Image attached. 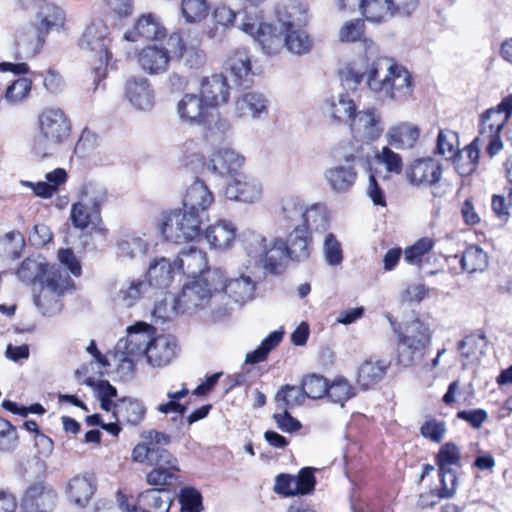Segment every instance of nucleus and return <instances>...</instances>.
I'll list each match as a JSON object with an SVG mask.
<instances>
[{"mask_svg": "<svg viewBox=\"0 0 512 512\" xmlns=\"http://www.w3.org/2000/svg\"><path fill=\"white\" fill-rule=\"evenodd\" d=\"M116 247L119 257L134 259L146 253L147 243L141 237L126 234L117 240Z\"/></svg>", "mask_w": 512, "mask_h": 512, "instance_id": "obj_46", "label": "nucleus"}, {"mask_svg": "<svg viewBox=\"0 0 512 512\" xmlns=\"http://www.w3.org/2000/svg\"><path fill=\"white\" fill-rule=\"evenodd\" d=\"M205 238L216 249L228 248L236 238V227L230 221L220 220L206 229Z\"/></svg>", "mask_w": 512, "mask_h": 512, "instance_id": "obj_40", "label": "nucleus"}, {"mask_svg": "<svg viewBox=\"0 0 512 512\" xmlns=\"http://www.w3.org/2000/svg\"><path fill=\"white\" fill-rule=\"evenodd\" d=\"M57 500L56 491L45 481L31 483L21 500V512H51Z\"/></svg>", "mask_w": 512, "mask_h": 512, "instance_id": "obj_15", "label": "nucleus"}, {"mask_svg": "<svg viewBox=\"0 0 512 512\" xmlns=\"http://www.w3.org/2000/svg\"><path fill=\"white\" fill-rule=\"evenodd\" d=\"M175 267L174 262L165 257L154 260L147 270V285L160 289L168 288L172 282Z\"/></svg>", "mask_w": 512, "mask_h": 512, "instance_id": "obj_39", "label": "nucleus"}, {"mask_svg": "<svg viewBox=\"0 0 512 512\" xmlns=\"http://www.w3.org/2000/svg\"><path fill=\"white\" fill-rule=\"evenodd\" d=\"M47 267L48 264L43 260L26 258L17 270V276L22 282L27 284H32L36 281L42 282Z\"/></svg>", "mask_w": 512, "mask_h": 512, "instance_id": "obj_49", "label": "nucleus"}, {"mask_svg": "<svg viewBox=\"0 0 512 512\" xmlns=\"http://www.w3.org/2000/svg\"><path fill=\"white\" fill-rule=\"evenodd\" d=\"M454 258H459L462 270L470 274L483 271L488 266L486 252L476 245L467 247L460 256L455 255Z\"/></svg>", "mask_w": 512, "mask_h": 512, "instance_id": "obj_44", "label": "nucleus"}, {"mask_svg": "<svg viewBox=\"0 0 512 512\" xmlns=\"http://www.w3.org/2000/svg\"><path fill=\"white\" fill-rule=\"evenodd\" d=\"M39 133L33 140L34 153L42 158L52 155L70 136L71 123L60 108H46L38 116Z\"/></svg>", "mask_w": 512, "mask_h": 512, "instance_id": "obj_2", "label": "nucleus"}, {"mask_svg": "<svg viewBox=\"0 0 512 512\" xmlns=\"http://www.w3.org/2000/svg\"><path fill=\"white\" fill-rule=\"evenodd\" d=\"M279 412L273 415L277 427L286 433H293L301 428V423L289 413V409H277Z\"/></svg>", "mask_w": 512, "mask_h": 512, "instance_id": "obj_64", "label": "nucleus"}, {"mask_svg": "<svg viewBox=\"0 0 512 512\" xmlns=\"http://www.w3.org/2000/svg\"><path fill=\"white\" fill-rule=\"evenodd\" d=\"M174 265L183 274L192 278H198L209 270L205 252L193 246L182 249L174 260Z\"/></svg>", "mask_w": 512, "mask_h": 512, "instance_id": "obj_26", "label": "nucleus"}, {"mask_svg": "<svg viewBox=\"0 0 512 512\" xmlns=\"http://www.w3.org/2000/svg\"><path fill=\"white\" fill-rule=\"evenodd\" d=\"M322 253L329 266L337 267L343 262L344 255L341 243L333 233H328L323 241Z\"/></svg>", "mask_w": 512, "mask_h": 512, "instance_id": "obj_55", "label": "nucleus"}, {"mask_svg": "<svg viewBox=\"0 0 512 512\" xmlns=\"http://www.w3.org/2000/svg\"><path fill=\"white\" fill-rule=\"evenodd\" d=\"M41 283L42 290L34 298L35 305L43 315L51 316L60 312L62 307L60 296L72 286V280L67 271H63L55 265H48Z\"/></svg>", "mask_w": 512, "mask_h": 512, "instance_id": "obj_9", "label": "nucleus"}, {"mask_svg": "<svg viewBox=\"0 0 512 512\" xmlns=\"http://www.w3.org/2000/svg\"><path fill=\"white\" fill-rule=\"evenodd\" d=\"M512 116V94L504 97L496 106L480 115V135L501 133Z\"/></svg>", "mask_w": 512, "mask_h": 512, "instance_id": "obj_21", "label": "nucleus"}, {"mask_svg": "<svg viewBox=\"0 0 512 512\" xmlns=\"http://www.w3.org/2000/svg\"><path fill=\"white\" fill-rule=\"evenodd\" d=\"M434 247V242L430 238H421L415 244L404 251V260L411 265H420L422 258L428 254Z\"/></svg>", "mask_w": 512, "mask_h": 512, "instance_id": "obj_58", "label": "nucleus"}, {"mask_svg": "<svg viewBox=\"0 0 512 512\" xmlns=\"http://www.w3.org/2000/svg\"><path fill=\"white\" fill-rule=\"evenodd\" d=\"M172 52L170 48L148 45L138 54L140 67L150 75H158L168 70Z\"/></svg>", "mask_w": 512, "mask_h": 512, "instance_id": "obj_23", "label": "nucleus"}, {"mask_svg": "<svg viewBox=\"0 0 512 512\" xmlns=\"http://www.w3.org/2000/svg\"><path fill=\"white\" fill-rule=\"evenodd\" d=\"M125 95L132 106L147 111L154 105V91L148 79L133 77L127 80Z\"/></svg>", "mask_w": 512, "mask_h": 512, "instance_id": "obj_25", "label": "nucleus"}, {"mask_svg": "<svg viewBox=\"0 0 512 512\" xmlns=\"http://www.w3.org/2000/svg\"><path fill=\"white\" fill-rule=\"evenodd\" d=\"M244 164V157L232 149L224 148L214 152L207 168L220 176H236Z\"/></svg>", "mask_w": 512, "mask_h": 512, "instance_id": "obj_28", "label": "nucleus"}, {"mask_svg": "<svg viewBox=\"0 0 512 512\" xmlns=\"http://www.w3.org/2000/svg\"><path fill=\"white\" fill-rule=\"evenodd\" d=\"M283 331H273L262 340L260 345L253 351L247 353L246 364H257L267 359L269 353L276 348L283 338Z\"/></svg>", "mask_w": 512, "mask_h": 512, "instance_id": "obj_47", "label": "nucleus"}, {"mask_svg": "<svg viewBox=\"0 0 512 512\" xmlns=\"http://www.w3.org/2000/svg\"><path fill=\"white\" fill-rule=\"evenodd\" d=\"M390 363L382 360H365L358 368L357 383L366 390L380 382L385 376Z\"/></svg>", "mask_w": 512, "mask_h": 512, "instance_id": "obj_37", "label": "nucleus"}, {"mask_svg": "<svg viewBox=\"0 0 512 512\" xmlns=\"http://www.w3.org/2000/svg\"><path fill=\"white\" fill-rule=\"evenodd\" d=\"M326 113L335 121L351 120L356 106L348 94H339L337 98L332 97L325 103Z\"/></svg>", "mask_w": 512, "mask_h": 512, "instance_id": "obj_43", "label": "nucleus"}, {"mask_svg": "<svg viewBox=\"0 0 512 512\" xmlns=\"http://www.w3.org/2000/svg\"><path fill=\"white\" fill-rule=\"evenodd\" d=\"M279 28L260 22L249 15H244L239 29L249 34L257 41L267 55L277 54L285 46V30L282 23Z\"/></svg>", "mask_w": 512, "mask_h": 512, "instance_id": "obj_14", "label": "nucleus"}, {"mask_svg": "<svg viewBox=\"0 0 512 512\" xmlns=\"http://www.w3.org/2000/svg\"><path fill=\"white\" fill-rule=\"evenodd\" d=\"M229 89L226 77L221 74H214L202 80L200 96L208 107L214 110L220 104L228 101Z\"/></svg>", "mask_w": 512, "mask_h": 512, "instance_id": "obj_29", "label": "nucleus"}, {"mask_svg": "<svg viewBox=\"0 0 512 512\" xmlns=\"http://www.w3.org/2000/svg\"><path fill=\"white\" fill-rule=\"evenodd\" d=\"M109 28L103 20L92 21L84 30L80 40L79 47L92 54L99 65L93 69V83L97 89L103 79L106 77L107 64L110 58L109 46Z\"/></svg>", "mask_w": 512, "mask_h": 512, "instance_id": "obj_6", "label": "nucleus"}, {"mask_svg": "<svg viewBox=\"0 0 512 512\" xmlns=\"http://www.w3.org/2000/svg\"><path fill=\"white\" fill-rule=\"evenodd\" d=\"M440 478V488L430 491L433 498L443 499L451 498L457 488V474L453 468L438 469Z\"/></svg>", "mask_w": 512, "mask_h": 512, "instance_id": "obj_53", "label": "nucleus"}, {"mask_svg": "<svg viewBox=\"0 0 512 512\" xmlns=\"http://www.w3.org/2000/svg\"><path fill=\"white\" fill-rule=\"evenodd\" d=\"M16 428L7 420L0 418V451L9 452L17 446Z\"/></svg>", "mask_w": 512, "mask_h": 512, "instance_id": "obj_63", "label": "nucleus"}, {"mask_svg": "<svg viewBox=\"0 0 512 512\" xmlns=\"http://www.w3.org/2000/svg\"><path fill=\"white\" fill-rule=\"evenodd\" d=\"M145 414L146 407L139 399L124 397L114 404L113 416L119 423L136 426L142 422Z\"/></svg>", "mask_w": 512, "mask_h": 512, "instance_id": "obj_33", "label": "nucleus"}, {"mask_svg": "<svg viewBox=\"0 0 512 512\" xmlns=\"http://www.w3.org/2000/svg\"><path fill=\"white\" fill-rule=\"evenodd\" d=\"M461 461V452L459 447L453 442L443 444L437 455L436 465L438 469L453 468L459 466Z\"/></svg>", "mask_w": 512, "mask_h": 512, "instance_id": "obj_57", "label": "nucleus"}, {"mask_svg": "<svg viewBox=\"0 0 512 512\" xmlns=\"http://www.w3.org/2000/svg\"><path fill=\"white\" fill-rule=\"evenodd\" d=\"M479 142L480 138L477 137L469 145L465 147L464 151L468 158V162L460 164V160H455L456 169L461 175H469L475 171L479 160Z\"/></svg>", "mask_w": 512, "mask_h": 512, "instance_id": "obj_62", "label": "nucleus"}, {"mask_svg": "<svg viewBox=\"0 0 512 512\" xmlns=\"http://www.w3.org/2000/svg\"><path fill=\"white\" fill-rule=\"evenodd\" d=\"M177 340L172 335H156L146 347L147 362L153 367L167 366L177 354Z\"/></svg>", "mask_w": 512, "mask_h": 512, "instance_id": "obj_22", "label": "nucleus"}, {"mask_svg": "<svg viewBox=\"0 0 512 512\" xmlns=\"http://www.w3.org/2000/svg\"><path fill=\"white\" fill-rule=\"evenodd\" d=\"M261 191V185L256 179L244 174H237L227 184L225 195L230 200L253 203L260 198Z\"/></svg>", "mask_w": 512, "mask_h": 512, "instance_id": "obj_24", "label": "nucleus"}, {"mask_svg": "<svg viewBox=\"0 0 512 512\" xmlns=\"http://www.w3.org/2000/svg\"><path fill=\"white\" fill-rule=\"evenodd\" d=\"M326 396L331 402L343 406L354 396V388L347 379L340 377L328 385Z\"/></svg>", "mask_w": 512, "mask_h": 512, "instance_id": "obj_56", "label": "nucleus"}, {"mask_svg": "<svg viewBox=\"0 0 512 512\" xmlns=\"http://www.w3.org/2000/svg\"><path fill=\"white\" fill-rule=\"evenodd\" d=\"M31 88L32 81L29 78H18L7 87L5 99L12 104L20 103L28 97Z\"/></svg>", "mask_w": 512, "mask_h": 512, "instance_id": "obj_59", "label": "nucleus"}, {"mask_svg": "<svg viewBox=\"0 0 512 512\" xmlns=\"http://www.w3.org/2000/svg\"><path fill=\"white\" fill-rule=\"evenodd\" d=\"M284 247L290 261L300 263L308 260L313 249L309 227H295L284 240Z\"/></svg>", "mask_w": 512, "mask_h": 512, "instance_id": "obj_20", "label": "nucleus"}, {"mask_svg": "<svg viewBox=\"0 0 512 512\" xmlns=\"http://www.w3.org/2000/svg\"><path fill=\"white\" fill-rule=\"evenodd\" d=\"M350 126L355 136L366 141H375L384 130L382 117L375 108L355 112Z\"/></svg>", "mask_w": 512, "mask_h": 512, "instance_id": "obj_19", "label": "nucleus"}, {"mask_svg": "<svg viewBox=\"0 0 512 512\" xmlns=\"http://www.w3.org/2000/svg\"><path fill=\"white\" fill-rule=\"evenodd\" d=\"M284 239L275 238L269 247L266 238L261 234L251 233L246 239L245 249L249 257L261 262L269 273L280 275L285 271Z\"/></svg>", "mask_w": 512, "mask_h": 512, "instance_id": "obj_10", "label": "nucleus"}, {"mask_svg": "<svg viewBox=\"0 0 512 512\" xmlns=\"http://www.w3.org/2000/svg\"><path fill=\"white\" fill-rule=\"evenodd\" d=\"M170 48L172 55L183 59L189 68H200L205 62V54L203 50L195 45H187L179 33H172L166 42Z\"/></svg>", "mask_w": 512, "mask_h": 512, "instance_id": "obj_31", "label": "nucleus"}, {"mask_svg": "<svg viewBox=\"0 0 512 512\" xmlns=\"http://www.w3.org/2000/svg\"><path fill=\"white\" fill-rule=\"evenodd\" d=\"M226 69L239 86L248 87L253 76L251 60L245 48L236 49L226 62Z\"/></svg>", "mask_w": 512, "mask_h": 512, "instance_id": "obj_32", "label": "nucleus"}, {"mask_svg": "<svg viewBox=\"0 0 512 512\" xmlns=\"http://www.w3.org/2000/svg\"><path fill=\"white\" fill-rule=\"evenodd\" d=\"M38 18L40 22L36 28V36L34 37V41L31 44H28V39L21 38L17 42L18 49L21 50L26 57H33L41 50L44 42L45 36L53 29H60L64 26L65 23V13L64 11L50 3L44 4L39 12Z\"/></svg>", "mask_w": 512, "mask_h": 512, "instance_id": "obj_12", "label": "nucleus"}, {"mask_svg": "<svg viewBox=\"0 0 512 512\" xmlns=\"http://www.w3.org/2000/svg\"><path fill=\"white\" fill-rule=\"evenodd\" d=\"M435 154L443 156L446 160H461L457 133L451 130H440Z\"/></svg>", "mask_w": 512, "mask_h": 512, "instance_id": "obj_45", "label": "nucleus"}, {"mask_svg": "<svg viewBox=\"0 0 512 512\" xmlns=\"http://www.w3.org/2000/svg\"><path fill=\"white\" fill-rule=\"evenodd\" d=\"M316 480L311 468H302L296 476L281 473L276 476L274 492L283 497L307 495L314 491Z\"/></svg>", "mask_w": 512, "mask_h": 512, "instance_id": "obj_16", "label": "nucleus"}, {"mask_svg": "<svg viewBox=\"0 0 512 512\" xmlns=\"http://www.w3.org/2000/svg\"><path fill=\"white\" fill-rule=\"evenodd\" d=\"M181 10L187 22H196L208 14L206 0H182Z\"/></svg>", "mask_w": 512, "mask_h": 512, "instance_id": "obj_60", "label": "nucleus"}, {"mask_svg": "<svg viewBox=\"0 0 512 512\" xmlns=\"http://www.w3.org/2000/svg\"><path fill=\"white\" fill-rule=\"evenodd\" d=\"M305 397L303 386L284 385L277 391L274 400L277 409H291L302 404Z\"/></svg>", "mask_w": 512, "mask_h": 512, "instance_id": "obj_50", "label": "nucleus"}, {"mask_svg": "<svg viewBox=\"0 0 512 512\" xmlns=\"http://www.w3.org/2000/svg\"><path fill=\"white\" fill-rule=\"evenodd\" d=\"M132 458L136 462L154 466L146 476L149 485L159 486L162 491H169L178 484L180 472L178 460L168 450L136 445L132 451Z\"/></svg>", "mask_w": 512, "mask_h": 512, "instance_id": "obj_1", "label": "nucleus"}, {"mask_svg": "<svg viewBox=\"0 0 512 512\" xmlns=\"http://www.w3.org/2000/svg\"><path fill=\"white\" fill-rule=\"evenodd\" d=\"M420 136L419 128L409 122H401L389 128L387 141L396 149H411Z\"/></svg>", "mask_w": 512, "mask_h": 512, "instance_id": "obj_35", "label": "nucleus"}, {"mask_svg": "<svg viewBox=\"0 0 512 512\" xmlns=\"http://www.w3.org/2000/svg\"><path fill=\"white\" fill-rule=\"evenodd\" d=\"M223 273L219 269L208 270L202 276L186 283L180 294L174 299L176 313H191L206 306L213 292L222 287Z\"/></svg>", "mask_w": 512, "mask_h": 512, "instance_id": "obj_4", "label": "nucleus"}, {"mask_svg": "<svg viewBox=\"0 0 512 512\" xmlns=\"http://www.w3.org/2000/svg\"><path fill=\"white\" fill-rule=\"evenodd\" d=\"M127 332V338L118 341L116 352L120 354L119 360L132 368L138 357L146 355V347L156 337V329L147 323L139 322L128 327Z\"/></svg>", "mask_w": 512, "mask_h": 512, "instance_id": "obj_13", "label": "nucleus"}, {"mask_svg": "<svg viewBox=\"0 0 512 512\" xmlns=\"http://www.w3.org/2000/svg\"><path fill=\"white\" fill-rule=\"evenodd\" d=\"M357 173L351 166H335L328 169L325 178L332 190L336 192H346L355 183Z\"/></svg>", "mask_w": 512, "mask_h": 512, "instance_id": "obj_42", "label": "nucleus"}, {"mask_svg": "<svg viewBox=\"0 0 512 512\" xmlns=\"http://www.w3.org/2000/svg\"><path fill=\"white\" fill-rule=\"evenodd\" d=\"M367 85L376 96L397 102L407 101L413 92L412 76L403 66L390 65L384 78L379 77L378 64L373 63L367 72Z\"/></svg>", "mask_w": 512, "mask_h": 512, "instance_id": "obj_3", "label": "nucleus"}, {"mask_svg": "<svg viewBox=\"0 0 512 512\" xmlns=\"http://www.w3.org/2000/svg\"><path fill=\"white\" fill-rule=\"evenodd\" d=\"M81 196L82 200L95 211V215L100 216L101 206L108 199L107 189L101 184L90 182L82 188Z\"/></svg>", "mask_w": 512, "mask_h": 512, "instance_id": "obj_52", "label": "nucleus"}, {"mask_svg": "<svg viewBox=\"0 0 512 512\" xmlns=\"http://www.w3.org/2000/svg\"><path fill=\"white\" fill-rule=\"evenodd\" d=\"M360 10L371 22H381L388 17H393L389 0H362Z\"/></svg>", "mask_w": 512, "mask_h": 512, "instance_id": "obj_51", "label": "nucleus"}, {"mask_svg": "<svg viewBox=\"0 0 512 512\" xmlns=\"http://www.w3.org/2000/svg\"><path fill=\"white\" fill-rule=\"evenodd\" d=\"M281 219L287 226L309 227L315 224V228L327 229L328 220L323 206L313 204L307 207L301 199L289 196L282 200Z\"/></svg>", "mask_w": 512, "mask_h": 512, "instance_id": "obj_11", "label": "nucleus"}, {"mask_svg": "<svg viewBox=\"0 0 512 512\" xmlns=\"http://www.w3.org/2000/svg\"><path fill=\"white\" fill-rule=\"evenodd\" d=\"M70 219L75 228L83 230L91 223L99 221L100 216H96L95 211L88 208V204L82 200L72 205Z\"/></svg>", "mask_w": 512, "mask_h": 512, "instance_id": "obj_54", "label": "nucleus"}, {"mask_svg": "<svg viewBox=\"0 0 512 512\" xmlns=\"http://www.w3.org/2000/svg\"><path fill=\"white\" fill-rule=\"evenodd\" d=\"M177 114L183 123L191 126L209 125L212 109L200 95L187 93L177 104Z\"/></svg>", "mask_w": 512, "mask_h": 512, "instance_id": "obj_17", "label": "nucleus"}, {"mask_svg": "<svg viewBox=\"0 0 512 512\" xmlns=\"http://www.w3.org/2000/svg\"><path fill=\"white\" fill-rule=\"evenodd\" d=\"M397 360L404 367H410L421 362L425 351L431 342L428 326L419 319L408 322L403 332H398Z\"/></svg>", "mask_w": 512, "mask_h": 512, "instance_id": "obj_5", "label": "nucleus"}, {"mask_svg": "<svg viewBox=\"0 0 512 512\" xmlns=\"http://www.w3.org/2000/svg\"><path fill=\"white\" fill-rule=\"evenodd\" d=\"M405 176L411 185L430 187L441 180L442 165L432 157L415 159L406 167Z\"/></svg>", "mask_w": 512, "mask_h": 512, "instance_id": "obj_18", "label": "nucleus"}, {"mask_svg": "<svg viewBox=\"0 0 512 512\" xmlns=\"http://www.w3.org/2000/svg\"><path fill=\"white\" fill-rule=\"evenodd\" d=\"M278 22L285 30V47L296 55L308 53L312 48V40L301 29L307 22L306 8L298 3H292L278 11Z\"/></svg>", "mask_w": 512, "mask_h": 512, "instance_id": "obj_7", "label": "nucleus"}, {"mask_svg": "<svg viewBox=\"0 0 512 512\" xmlns=\"http://www.w3.org/2000/svg\"><path fill=\"white\" fill-rule=\"evenodd\" d=\"M204 217L197 212L178 209L164 215L160 225L166 241L174 243L191 242L201 235Z\"/></svg>", "mask_w": 512, "mask_h": 512, "instance_id": "obj_8", "label": "nucleus"}, {"mask_svg": "<svg viewBox=\"0 0 512 512\" xmlns=\"http://www.w3.org/2000/svg\"><path fill=\"white\" fill-rule=\"evenodd\" d=\"M213 202L214 195L208 186L203 181L196 180L187 188L182 204L183 209L205 217Z\"/></svg>", "mask_w": 512, "mask_h": 512, "instance_id": "obj_27", "label": "nucleus"}, {"mask_svg": "<svg viewBox=\"0 0 512 512\" xmlns=\"http://www.w3.org/2000/svg\"><path fill=\"white\" fill-rule=\"evenodd\" d=\"M165 36V28L158 18L152 14H144L138 18L132 30L124 34V39L130 42L139 40H158Z\"/></svg>", "mask_w": 512, "mask_h": 512, "instance_id": "obj_30", "label": "nucleus"}, {"mask_svg": "<svg viewBox=\"0 0 512 512\" xmlns=\"http://www.w3.org/2000/svg\"><path fill=\"white\" fill-rule=\"evenodd\" d=\"M220 291H224L236 303H244L253 298L255 283L248 276L242 275L238 278L229 280H225V277L223 276Z\"/></svg>", "mask_w": 512, "mask_h": 512, "instance_id": "obj_41", "label": "nucleus"}, {"mask_svg": "<svg viewBox=\"0 0 512 512\" xmlns=\"http://www.w3.org/2000/svg\"><path fill=\"white\" fill-rule=\"evenodd\" d=\"M305 396L311 399H319L326 395L328 383L323 376L310 375L302 383Z\"/></svg>", "mask_w": 512, "mask_h": 512, "instance_id": "obj_61", "label": "nucleus"}, {"mask_svg": "<svg viewBox=\"0 0 512 512\" xmlns=\"http://www.w3.org/2000/svg\"><path fill=\"white\" fill-rule=\"evenodd\" d=\"M147 282L141 279H129L123 282L114 295L113 301L119 307L130 308L144 295Z\"/></svg>", "mask_w": 512, "mask_h": 512, "instance_id": "obj_38", "label": "nucleus"}, {"mask_svg": "<svg viewBox=\"0 0 512 512\" xmlns=\"http://www.w3.org/2000/svg\"><path fill=\"white\" fill-rule=\"evenodd\" d=\"M162 489L151 488L138 496L137 506L141 512H168L169 504L161 496Z\"/></svg>", "mask_w": 512, "mask_h": 512, "instance_id": "obj_48", "label": "nucleus"}, {"mask_svg": "<svg viewBox=\"0 0 512 512\" xmlns=\"http://www.w3.org/2000/svg\"><path fill=\"white\" fill-rule=\"evenodd\" d=\"M96 490V479L92 474L75 476L68 483V494L70 500L84 507L91 499Z\"/></svg>", "mask_w": 512, "mask_h": 512, "instance_id": "obj_36", "label": "nucleus"}, {"mask_svg": "<svg viewBox=\"0 0 512 512\" xmlns=\"http://www.w3.org/2000/svg\"><path fill=\"white\" fill-rule=\"evenodd\" d=\"M269 100L258 91L244 93L236 101V109L241 116L260 119L268 115Z\"/></svg>", "mask_w": 512, "mask_h": 512, "instance_id": "obj_34", "label": "nucleus"}]
</instances>
